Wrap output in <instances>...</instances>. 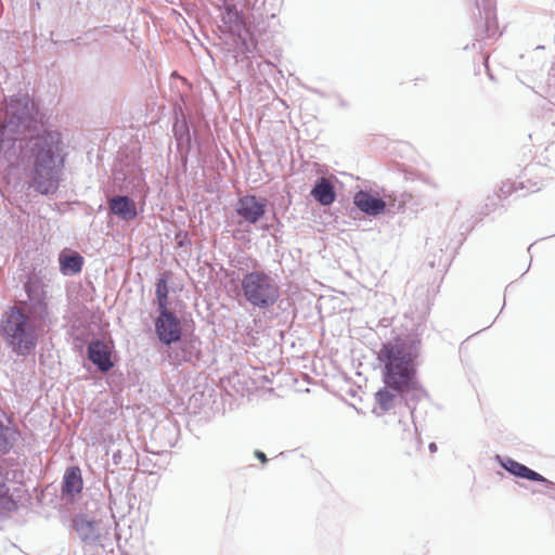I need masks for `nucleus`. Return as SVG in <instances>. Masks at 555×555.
<instances>
[{"instance_id":"obj_1","label":"nucleus","mask_w":555,"mask_h":555,"mask_svg":"<svg viewBox=\"0 0 555 555\" xmlns=\"http://www.w3.org/2000/svg\"><path fill=\"white\" fill-rule=\"evenodd\" d=\"M41 126L28 94L0 102V177L10 184L25 176L29 188L52 195L60 188L67 152L62 133L50 129L39 132Z\"/></svg>"},{"instance_id":"obj_2","label":"nucleus","mask_w":555,"mask_h":555,"mask_svg":"<svg viewBox=\"0 0 555 555\" xmlns=\"http://www.w3.org/2000/svg\"><path fill=\"white\" fill-rule=\"evenodd\" d=\"M420 352L421 339L416 335L398 336L382 345L377 359L383 367L385 387L375 393L374 412H388L404 400L413 413L410 402L420 400L424 392L416 376Z\"/></svg>"},{"instance_id":"obj_3","label":"nucleus","mask_w":555,"mask_h":555,"mask_svg":"<svg viewBox=\"0 0 555 555\" xmlns=\"http://www.w3.org/2000/svg\"><path fill=\"white\" fill-rule=\"evenodd\" d=\"M41 312L39 309L33 313L14 306L2 315L0 336L12 353L27 357L36 349L47 320Z\"/></svg>"},{"instance_id":"obj_4","label":"nucleus","mask_w":555,"mask_h":555,"mask_svg":"<svg viewBox=\"0 0 555 555\" xmlns=\"http://www.w3.org/2000/svg\"><path fill=\"white\" fill-rule=\"evenodd\" d=\"M241 288L246 302L259 310L273 307L280 298L279 282L264 270L255 269L244 273Z\"/></svg>"},{"instance_id":"obj_5","label":"nucleus","mask_w":555,"mask_h":555,"mask_svg":"<svg viewBox=\"0 0 555 555\" xmlns=\"http://www.w3.org/2000/svg\"><path fill=\"white\" fill-rule=\"evenodd\" d=\"M73 528L86 546H103L107 534L100 520L79 514L73 518Z\"/></svg>"},{"instance_id":"obj_6","label":"nucleus","mask_w":555,"mask_h":555,"mask_svg":"<svg viewBox=\"0 0 555 555\" xmlns=\"http://www.w3.org/2000/svg\"><path fill=\"white\" fill-rule=\"evenodd\" d=\"M155 332L163 344L170 346L181 339V321L169 309L158 310V315L155 319Z\"/></svg>"},{"instance_id":"obj_7","label":"nucleus","mask_w":555,"mask_h":555,"mask_svg":"<svg viewBox=\"0 0 555 555\" xmlns=\"http://www.w3.org/2000/svg\"><path fill=\"white\" fill-rule=\"evenodd\" d=\"M25 291L28 300L20 302L16 307L25 308V310L35 313V310H42L41 314L47 319L48 317V305L46 302V291L44 284L38 278H30L25 283Z\"/></svg>"},{"instance_id":"obj_8","label":"nucleus","mask_w":555,"mask_h":555,"mask_svg":"<svg viewBox=\"0 0 555 555\" xmlns=\"http://www.w3.org/2000/svg\"><path fill=\"white\" fill-rule=\"evenodd\" d=\"M266 208L267 201L264 198L245 195L238 199L235 211L244 222L255 224L264 216Z\"/></svg>"},{"instance_id":"obj_9","label":"nucleus","mask_w":555,"mask_h":555,"mask_svg":"<svg viewBox=\"0 0 555 555\" xmlns=\"http://www.w3.org/2000/svg\"><path fill=\"white\" fill-rule=\"evenodd\" d=\"M480 18L483 21L482 39H492L499 35L494 0H476Z\"/></svg>"},{"instance_id":"obj_10","label":"nucleus","mask_w":555,"mask_h":555,"mask_svg":"<svg viewBox=\"0 0 555 555\" xmlns=\"http://www.w3.org/2000/svg\"><path fill=\"white\" fill-rule=\"evenodd\" d=\"M496 460L500 462L501 466L505 470H507L509 474H512L516 477L532 480V481L543 482L545 485H552V487L554 486L553 481L546 479L539 473L532 470L531 468L527 467L524 464L516 462L513 459L502 457L500 455H496Z\"/></svg>"},{"instance_id":"obj_11","label":"nucleus","mask_w":555,"mask_h":555,"mask_svg":"<svg viewBox=\"0 0 555 555\" xmlns=\"http://www.w3.org/2000/svg\"><path fill=\"white\" fill-rule=\"evenodd\" d=\"M353 204L364 214L369 216H378L384 212L386 202L371 194L367 191H359L353 196Z\"/></svg>"},{"instance_id":"obj_12","label":"nucleus","mask_w":555,"mask_h":555,"mask_svg":"<svg viewBox=\"0 0 555 555\" xmlns=\"http://www.w3.org/2000/svg\"><path fill=\"white\" fill-rule=\"evenodd\" d=\"M108 208L111 214L124 221H131L138 216L134 201L127 195H117L109 198Z\"/></svg>"},{"instance_id":"obj_13","label":"nucleus","mask_w":555,"mask_h":555,"mask_svg":"<svg viewBox=\"0 0 555 555\" xmlns=\"http://www.w3.org/2000/svg\"><path fill=\"white\" fill-rule=\"evenodd\" d=\"M20 431L11 425L5 413L0 410V455L8 454L20 439Z\"/></svg>"},{"instance_id":"obj_14","label":"nucleus","mask_w":555,"mask_h":555,"mask_svg":"<svg viewBox=\"0 0 555 555\" xmlns=\"http://www.w3.org/2000/svg\"><path fill=\"white\" fill-rule=\"evenodd\" d=\"M89 360L101 371L108 372L114 363L107 346L102 340H93L88 346Z\"/></svg>"},{"instance_id":"obj_15","label":"nucleus","mask_w":555,"mask_h":555,"mask_svg":"<svg viewBox=\"0 0 555 555\" xmlns=\"http://www.w3.org/2000/svg\"><path fill=\"white\" fill-rule=\"evenodd\" d=\"M82 477L79 467L72 466L65 470L62 481V494L66 499H73L82 490Z\"/></svg>"},{"instance_id":"obj_16","label":"nucleus","mask_w":555,"mask_h":555,"mask_svg":"<svg viewBox=\"0 0 555 555\" xmlns=\"http://www.w3.org/2000/svg\"><path fill=\"white\" fill-rule=\"evenodd\" d=\"M310 194L322 206L333 204L336 198L334 184L325 177H321L317 180Z\"/></svg>"},{"instance_id":"obj_17","label":"nucleus","mask_w":555,"mask_h":555,"mask_svg":"<svg viewBox=\"0 0 555 555\" xmlns=\"http://www.w3.org/2000/svg\"><path fill=\"white\" fill-rule=\"evenodd\" d=\"M83 258L78 253L60 255V267L64 274H76L81 271Z\"/></svg>"},{"instance_id":"obj_18","label":"nucleus","mask_w":555,"mask_h":555,"mask_svg":"<svg viewBox=\"0 0 555 555\" xmlns=\"http://www.w3.org/2000/svg\"><path fill=\"white\" fill-rule=\"evenodd\" d=\"M173 135L178 143V146H186L188 149L190 147L191 135L185 120L177 121L173 125Z\"/></svg>"},{"instance_id":"obj_19","label":"nucleus","mask_w":555,"mask_h":555,"mask_svg":"<svg viewBox=\"0 0 555 555\" xmlns=\"http://www.w3.org/2000/svg\"><path fill=\"white\" fill-rule=\"evenodd\" d=\"M221 21L229 27L240 26L242 14L234 4L224 3Z\"/></svg>"},{"instance_id":"obj_20","label":"nucleus","mask_w":555,"mask_h":555,"mask_svg":"<svg viewBox=\"0 0 555 555\" xmlns=\"http://www.w3.org/2000/svg\"><path fill=\"white\" fill-rule=\"evenodd\" d=\"M155 294L157 298V310L168 309V285L165 276L157 280Z\"/></svg>"},{"instance_id":"obj_21","label":"nucleus","mask_w":555,"mask_h":555,"mask_svg":"<svg viewBox=\"0 0 555 555\" xmlns=\"http://www.w3.org/2000/svg\"><path fill=\"white\" fill-rule=\"evenodd\" d=\"M168 357L173 364H179L181 362L189 361L191 352L185 349H182L181 351H176L175 349L171 348L168 351Z\"/></svg>"},{"instance_id":"obj_22","label":"nucleus","mask_w":555,"mask_h":555,"mask_svg":"<svg viewBox=\"0 0 555 555\" xmlns=\"http://www.w3.org/2000/svg\"><path fill=\"white\" fill-rule=\"evenodd\" d=\"M255 455H256V457H257V459H259L262 463H266V462L268 461V459H267L266 454H264L263 452H261V451H258V450H257V451L255 452Z\"/></svg>"},{"instance_id":"obj_23","label":"nucleus","mask_w":555,"mask_h":555,"mask_svg":"<svg viewBox=\"0 0 555 555\" xmlns=\"http://www.w3.org/2000/svg\"><path fill=\"white\" fill-rule=\"evenodd\" d=\"M553 485H554L553 487H552V485H546L550 488V492L547 494L550 498L555 500V483L553 482Z\"/></svg>"},{"instance_id":"obj_24","label":"nucleus","mask_w":555,"mask_h":555,"mask_svg":"<svg viewBox=\"0 0 555 555\" xmlns=\"http://www.w3.org/2000/svg\"><path fill=\"white\" fill-rule=\"evenodd\" d=\"M428 448L429 451L433 453L437 451V444L435 442H431Z\"/></svg>"},{"instance_id":"obj_25","label":"nucleus","mask_w":555,"mask_h":555,"mask_svg":"<svg viewBox=\"0 0 555 555\" xmlns=\"http://www.w3.org/2000/svg\"><path fill=\"white\" fill-rule=\"evenodd\" d=\"M537 169H538V171H539V172H541V173H542V172H544V171H546V168H545V167H543V166H538V167H537Z\"/></svg>"},{"instance_id":"obj_26","label":"nucleus","mask_w":555,"mask_h":555,"mask_svg":"<svg viewBox=\"0 0 555 555\" xmlns=\"http://www.w3.org/2000/svg\"><path fill=\"white\" fill-rule=\"evenodd\" d=\"M476 36L477 37H479V36L482 37L480 34H476ZM480 39H482V38H477V41H480Z\"/></svg>"}]
</instances>
